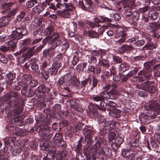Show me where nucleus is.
<instances>
[{"label":"nucleus","instance_id":"58836bf2","mask_svg":"<svg viewBox=\"0 0 160 160\" xmlns=\"http://www.w3.org/2000/svg\"><path fill=\"white\" fill-rule=\"evenodd\" d=\"M148 116H145L144 114H142L141 116L139 117L140 120L145 123H147L149 122V121H148Z\"/></svg>","mask_w":160,"mask_h":160},{"label":"nucleus","instance_id":"ddd939ff","mask_svg":"<svg viewBox=\"0 0 160 160\" xmlns=\"http://www.w3.org/2000/svg\"><path fill=\"white\" fill-rule=\"evenodd\" d=\"M11 21L10 18L8 17H3L0 19V28L6 26Z\"/></svg>","mask_w":160,"mask_h":160},{"label":"nucleus","instance_id":"13d9d810","mask_svg":"<svg viewBox=\"0 0 160 160\" xmlns=\"http://www.w3.org/2000/svg\"><path fill=\"white\" fill-rule=\"evenodd\" d=\"M78 143L77 144L76 148H75V151L76 152H78L80 151L82 147V144L80 141V140H78Z\"/></svg>","mask_w":160,"mask_h":160},{"label":"nucleus","instance_id":"5701e85b","mask_svg":"<svg viewBox=\"0 0 160 160\" xmlns=\"http://www.w3.org/2000/svg\"><path fill=\"white\" fill-rule=\"evenodd\" d=\"M102 92L100 94V96H94L92 98V99L94 102V103L97 105V106L98 104V103L101 102V101L103 100L104 98L102 96Z\"/></svg>","mask_w":160,"mask_h":160},{"label":"nucleus","instance_id":"0eeeda50","mask_svg":"<svg viewBox=\"0 0 160 160\" xmlns=\"http://www.w3.org/2000/svg\"><path fill=\"white\" fill-rule=\"evenodd\" d=\"M44 26L42 25L38 29V30L39 31H41V35H52L54 33V27L52 26H50L48 27L46 29H44Z\"/></svg>","mask_w":160,"mask_h":160},{"label":"nucleus","instance_id":"412c9836","mask_svg":"<svg viewBox=\"0 0 160 160\" xmlns=\"http://www.w3.org/2000/svg\"><path fill=\"white\" fill-rule=\"evenodd\" d=\"M9 39L10 40L6 42V44L8 45V47L10 49H13L15 48L17 42L16 40H13L11 38Z\"/></svg>","mask_w":160,"mask_h":160},{"label":"nucleus","instance_id":"5fc2aeb1","mask_svg":"<svg viewBox=\"0 0 160 160\" xmlns=\"http://www.w3.org/2000/svg\"><path fill=\"white\" fill-rule=\"evenodd\" d=\"M150 8L149 6H145L142 8L139 9V11L140 13H144L147 11Z\"/></svg>","mask_w":160,"mask_h":160},{"label":"nucleus","instance_id":"473e14b6","mask_svg":"<svg viewBox=\"0 0 160 160\" xmlns=\"http://www.w3.org/2000/svg\"><path fill=\"white\" fill-rule=\"evenodd\" d=\"M72 81L71 82H68L71 83H72V85L74 87H78L79 85V82L76 79L75 77H73L72 76L71 78Z\"/></svg>","mask_w":160,"mask_h":160},{"label":"nucleus","instance_id":"aec40b11","mask_svg":"<svg viewBox=\"0 0 160 160\" xmlns=\"http://www.w3.org/2000/svg\"><path fill=\"white\" fill-rule=\"evenodd\" d=\"M44 149L46 151H49L50 152H51L53 153H54L56 152V147H53L51 148L48 145V142L46 141L43 143L42 144Z\"/></svg>","mask_w":160,"mask_h":160},{"label":"nucleus","instance_id":"cd10ccee","mask_svg":"<svg viewBox=\"0 0 160 160\" xmlns=\"http://www.w3.org/2000/svg\"><path fill=\"white\" fill-rule=\"evenodd\" d=\"M123 6L124 8L131 9L134 6V4L133 2L131 1H125L124 2Z\"/></svg>","mask_w":160,"mask_h":160},{"label":"nucleus","instance_id":"ea45409f","mask_svg":"<svg viewBox=\"0 0 160 160\" xmlns=\"http://www.w3.org/2000/svg\"><path fill=\"white\" fill-rule=\"evenodd\" d=\"M98 121L99 122L103 123L105 124V126H106V125L107 122H106V120L105 117L102 115H99L98 116Z\"/></svg>","mask_w":160,"mask_h":160},{"label":"nucleus","instance_id":"49530a36","mask_svg":"<svg viewBox=\"0 0 160 160\" xmlns=\"http://www.w3.org/2000/svg\"><path fill=\"white\" fill-rule=\"evenodd\" d=\"M92 82V79L91 78H88L85 80L82 81L81 83V85L82 87H84L89 82L90 84Z\"/></svg>","mask_w":160,"mask_h":160},{"label":"nucleus","instance_id":"a19ab883","mask_svg":"<svg viewBox=\"0 0 160 160\" xmlns=\"http://www.w3.org/2000/svg\"><path fill=\"white\" fill-rule=\"evenodd\" d=\"M56 47L53 46V45H52V47L48 49L49 52V57L52 56L54 55L56 52V50H55L54 48Z\"/></svg>","mask_w":160,"mask_h":160},{"label":"nucleus","instance_id":"052dcab7","mask_svg":"<svg viewBox=\"0 0 160 160\" xmlns=\"http://www.w3.org/2000/svg\"><path fill=\"white\" fill-rule=\"evenodd\" d=\"M144 43V40H142L138 41L134 43L135 45L137 47H140L143 45Z\"/></svg>","mask_w":160,"mask_h":160},{"label":"nucleus","instance_id":"9d476101","mask_svg":"<svg viewBox=\"0 0 160 160\" xmlns=\"http://www.w3.org/2000/svg\"><path fill=\"white\" fill-rule=\"evenodd\" d=\"M123 142V140L122 138L117 137L114 140V143H112L111 146L114 150L116 151Z\"/></svg>","mask_w":160,"mask_h":160},{"label":"nucleus","instance_id":"6e6d98bb","mask_svg":"<svg viewBox=\"0 0 160 160\" xmlns=\"http://www.w3.org/2000/svg\"><path fill=\"white\" fill-rule=\"evenodd\" d=\"M133 75L132 72H129L122 78V81L123 82L126 81L129 78L132 77Z\"/></svg>","mask_w":160,"mask_h":160},{"label":"nucleus","instance_id":"c03bdc74","mask_svg":"<svg viewBox=\"0 0 160 160\" xmlns=\"http://www.w3.org/2000/svg\"><path fill=\"white\" fill-rule=\"evenodd\" d=\"M64 2L63 3H61L60 2H57L56 4V7L57 8L56 13H57V10H59L58 9H63L64 7Z\"/></svg>","mask_w":160,"mask_h":160},{"label":"nucleus","instance_id":"338daca9","mask_svg":"<svg viewBox=\"0 0 160 160\" xmlns=\"http://www.w3.org/2000/svg\"><path fill=\"white\" fill-rule=\"evenodd\" d=\"M26 5L28 8H29L33 6L34 4L32 1H29L27 2Z\"/></svg>","mask_w":160,"mask_h":160},{"label":"nucleus","instance_id":"6e6552de","mask_svg":"<svg viewBox=\"0 0 160 160\" xmlns=\"http://www.w3.org/2000/svg\"><path fill=\"white\" fill-rule=\"evenodd\" d=\"M142 89L151 93H154L156 90V88L150 82H146L143 84Z\"/></svg>","mask_w":160,"mask_h":160},{"label":"nucleus","instance_id":"7ed1b4c3","mask_svg":"<svg viewBox=\"0 0 160 160\" xmlns=\"http://www.w3.org/2000/svg\"><path fill=\"white\" fill-rule=\"evenodd\" d=\"M52 38V45L55 47H57L62 43V40L60 38L59 34L57 32H54L53 34L50 35V36L44 38L42 41V42L47 43L48 42L49 40Z\"/></svg>","mask_w":160,"mask_h":160},{"label":"nucleus","instance_id":"4d7b16f0","mask_svg":"<svg viewBox=\"0 0 160 160\" xmlns=\"http://www.w3.org/2000/svg\"><path fill=\"white\" fill-rule=\"evenodd\" d=\"M38 88L40 92H48L49 91V88H47L46 90L44 86L42 85L39 86Z\"/></svg>","mask_w":160,"mask_h":160},{"label":"nucleus","instance_id":"8fccbe9b","mask_svg":"<svg viewBox=\"0 0 160 160\" xmlns=\"http://www.w3.org/2000/svg\"><path fill=\"white\" fill-rule=\"evenodd\" d=\"M99 17L101 20L102 23L105 22H110L111 21V20L110 19L106 17L101 16Z\"/></svg>","mask_w":160,"mask_h":160},{"label":"nucleus","instance_id":"39448f33","mask_svg":"<svg viewBox=\"0 0 160 160\" xmlns=\"http://www.w3.org/2000/svg\"><path fill=\"white\" fill-rule=\"evenodd\" d=\"M149 107L151 112H153L154 116L158 115L160 112V100L153 101Z\"/></svg>","mask_w":160,"mask_h":160},{"label":"nucleus","instance_id":"37998d69","mask_svg":"<svg viewBox=\"0 0 160 160\" xmlns=\"http://www.w3.org/2000/svg\"><path fill=\"white\" fill-rule=\"evenodd\" d=\"M0 61L4 63H6L8 62V60L4 55L0 53Z\"/></svg>","mask_w":160,"mask_h":160},{"label":"nucleus","instance_id":"c85d7f7f","mask_svg":"<svg viewBox=\"0 0 160 160\" xmlns=\"http://www.w3.org/2000/svg\"><path fill=\"white\" fill-rule=\"evenodd\" d=\"M107 104L106 103L102 101L101 102L98 103L97 107L100 110L102 111H105L106 108H107Z\"/></svg>","mask_w":160,"mask_h":160},{"label":"nucleus","instance_id":"393cba45","mask_svg":"<svg viewBox=\"0 0 160 160\" xmlns=\"http://www.w3.org/2000/svg\"><path fill=\"white\" fill-rule=\"evenodd\" d=\"M50 131V130L48 127H45V129L42 131L43 133L41 135L46 137L47 139H49L52 137V135L51 134H48L47 133L49 132Z\"/></svg>","mask_w":160,"mask_h":160},{"label":"nucleus","instance_id":"423d86ee","mask_svg":"<svg viewBox=\"0 0 160 160\" xmlns=\"http://www.w3.org/2000/svg\"><path fill=\"white\" fill-rule=\"evenodd\" d=\"M121 89L120 88H114L108 92H107L103 91L102 92V94L101 95L104 98L113 99V95H116L119 94L120 93L119 91H120Z\"/></svg>","mask_w":160,"mask_h":160},{"label":"nucleus","instance_id":"4be33fe9","mask_svg":"<svg viewBox=\"0 0 160 160\" xmlns=\"http://www.w3.org/2000/svg\"><path fill=\"white\" fill-rule=\"evenodd\" d=\"M12 5V4L11 3H7L2 4L1 5V12L3 13H5L9 11L10 9V8Z\"/></svg>","mask_w":160,"mask_h":160},{"label":"nucleus","instance_id":"09e8293b","mask_svg":"<svg viewBox=\"0 0 160 160\" xmlns=\"http://www.w3.org/2000/svg\"><path fill=\"white\" fill-rule=\"evenodd\" d=\"M52 66L58 70L61 67V64L60 62L55 61L53 63Z\"/></svg>","mask_w":160,"mask_h":160},{"label":"nucleus","instance_id":"864d4df0","mask_svg":"<svg viewBox=\"0 0 160 160\" xmlns=\"http://www.w3.org/2000/svg\"><path fill=\"white\" fill-rule=\"evenodd\" d=\"M132 17L134 21L138 20L139 18V14L136 11H134L132 14Z\"/></svg>","mask_w":160,"mask_h":160},{"label":"nucleus","instance_id":"2f4dec72","mask_svg":"<svg viewBox=\"0 0 160 160\" xmlns=\"http://www.w3.org/2000/svg\"><path fill=\"white\" fill-rule=\"evenodd\" d=\"M88 34L89 37L92 38H97L99 36V34L93 31H89L88 32Z\"/></svg>","mask_w":160,"mask_h":160},{"label":"nucleus","instance_id":"bf43d9fd","mask_svg":"<svg viewBox=\"0 0 160 160\" xmlns=\"http://www.w3.org/2000/svg\"><path fill=\"white\" fill-rule=\"evenodd\" d=\"M49 70L50 74L51 75L52 74L55 75L56 74L58 71L57 69L54 67L52 66V68H49Z\"/></svg>","mask_w":160,"mask_h":160},{"label":"nucleus","instance_id":"f8f14e48","mask_svg":"<svg viewBox=\"0 0 160 160\" xmlns=\"http://www.w3.org/2000/svg\"><path fill=\"white\" fill-rule=\"evenodd\" d=\"M16 75L15 74L10 72L7 74L6 77V83L8 85H11L13 82V80L15 79Z\"/></svg>","mask_w":160,"mask_h":160},{"label":"nucleus","instance_id":"a211bd4d","mask_svg":"<svg viewBox=\"0 0 160 160\" xmlns=\"http://www.w3.org/2000/svg\"><path fill=\"white\" fill-rule=\"evenodd\" d=\"M120 34L121 38L116 42V44L118 45H120L125 42L126 37L127 36V34L125 32H121Z\"/></svg>","mask_w":160,"mask_h":160},{"label":"nucleus","instance_id":"7c9ffc66","mask_svg":"<svg viewBox=\"0 0 160 160\" xmlns=\"http://www.w3.org/2000/svg\"><path fill=\"white\" fill-rule=\"evenodd\" d=\"M149 26L153 30H156L160 27V26L159 25V22L158 24L155 22H151L149 24Z\"/></svg>","mask_w":160,"mask_h":160},{"label":"nucleus","instance_id":"680f3d73","mask_svg":"<svg viewBox=\"0 0 160 160\" xmlns=\"http://www.w3.org/2000/svg\"><path fill=\"white\" fill-rule=\"evenodd\" d=\"M38 84V82L35 80H32L29 82V85L32 87H36Z\"/></svg>","mask_w":160,"mask_h":160},{"label":"nucleus","instance_id":"f704fd0d","mask_svg":"<svg viewBox=\"0 0 160 160\" xmlns=\"http://www.w3.org/2000/svg\"><path fill=\"white\" fill-rule=\"evenodd\" d=\"M120 68V70L124 72L128 70L129 67L127 63H124L121 64Z\"/></svg>","mask_w":160,"mask_h":160},{"label":"nucleus","instance_id":"9b49d317","mask_svg":"<svg viewBox=\"0 0 160 160\" xmlns=\"http://www.w3.org/2000/svg\"><path fill=\"white\" fill-rule=\"evenodd\" d=\"M138 78L142 82L144 81L145 80L149 79L151 77L150 75L146 74V71L144 70L140 71L138 73Z\"/></svg>","mask_w":160,"mask_h":160},{"label":"nucleus","instance_id":"774afa93","mask_svg":"<svg viewBox=\"0 0 160 160\" xmlns=\"http://www.w3.org/2000/svg\"><path fill=\"white\" fill-rule=\"evenodd\" d=\"M24 12H22L18 16L16 19V21L18 22L20 21L24 17Z\"/></svg>","mask_w":160,"mask_h":160},{"label":"nucleus","instance_id":"dca6fc26","mask_svg":"<svg viewBox=\"0 0 160 160\" xmlns=\"http://www.w3.org/2000/svg\"><path fill=\"white\" fill-rule=\"evenodd\" d=\"M78 6L81 8L83 10L87 11L89 12H92V6H88V7L85 6L83 0H80L78 2Z\"/></svg>","mask_w":160,"mask_h":160},{"label":"nucleus","instance_id":"f3484780","mask_svg":"<svg viewBox=\"0 0 160 160\" xmlns=\"http://www.w3.org/2000/svg\"><path fill=\"white\" fill-rule=\"evenodd\" d=\"M83 132L85 137H91L93 134V131L86 126L83 129Z\"/></svg>","mask_w":160,"mask_h":160},{"label":"nucleus","instance_id":"6ab92c4d","mask_svg":"<svg viewBox=\"0 0 160 160\" xmlns=\"http://www.w3.org/2000/svg\"><path fill=\"white\" fill-rule=\"evenodd\" d=\"M111 111L109 114L110 115L115 118H119L121 115V111L118 109H115L114 110Z\"/></svg>","mask_w":160,"mask_h":160},{"label":"nucleus","instance_id":"4c0bfd02","mask_svg":"<svg viewBox=\"0 0 160 160\" xmlns=\"http://www.w3.org/2000/svg\"><path fill=\"white\" fill-rule=\"evenodd\" d=\"M18 85L22 87V90L25 91H26L28 90V86L25 83L21 82H18Z\"/></svg>","mask_w":160,"mask_h":160},{"label":"nucleus","instance_id":"f03ea898","mask_svg":"<svg viewBox=\"0 0 160 160\" xmlns=\"http://www.w3.org/2000/svg\"><path fill=\"white\" fill-rule=\"evenodd\" d=\"M65 8L57 11L58 15L64 18H69L72 13L74 7L72 3L64 2Z\"/></svg>","mask_w":160,"mask_h":160},{"label":"nucleus","instance_id":"0e129e2a","mask_svg":"<svg viewBox=\"0 0 160 160\" xmlns=\"http://www.w3.org/2000/svg\"><path fill=\"white\" fill-rule=\"evenodd\" d=\"M57 143L60 147L65 148L67 146L66 142L62 140V139L60 140V141L58 142Z\"/></svg>","mask_w":160,"mask_h":160},{"label":"nucleus","instance_id":"4468645a","mask_svg":"<svg viewBox=\"0 0 160 160\" xmlns=\"http://www.w3.org/2000/svg\"><path fill=\"white\" fill-rule=\"evenodd\" d=\"M72 76L70 75H65L63 78H60L58 80V83L60 85H62L64 82H68L72 81Z\"/></svg>","mask_w":160,"mask_h":160},{"label":"nucleus","instance_id":"de8ad7c7","mask_svg":"<svg viewBox=\"0 0 160 160\" xmlns=\"http://www.w3.org/2000/svg\"><path fill=\"white\" fill-rule=\"evenodd\" d=\"M31 39L29 38L24 40V41L22 42L21 44L23 46V47H24L31 44Z\"/></svg>","mask_w":160,"mask_h":160},{"label":"nucleus","instance_id":"3c124183","mask_svg":"<svg viewBox=\"0 0 160 160\" xmlns=\"http://www.w3.org/2000/svg\"><path fill=\"white\" fill-rule=\"evenodd\" d=\"M116 137L115 133L113 132H110L108 135V139L110 141H112Z\"/></svg>","mask_w":160,"mask_h":160},{"label":"nucleus","instance_id":"bb28decb","mask_svg":"<svg viewBox=\"0 0 160 160\" xmlns=\"http://www.w3.org/2000/svg\"><path fill=\"white\" fill-rule=\"evenodd\" d=\"M44 9V7L42 5L40 4L36 6L32 9L33 12L36 13H39L42 11Z\"/></svg>","mask_w":160,"mask_h":160},{"label":"nucleus","instance_id":"20e7f679","mask_svg":"<svg viewBox=\"0 0 160 160\" xmlns=\"http://www.w3.org/2000/svg\"><path fill=\"white\" fill-rule=\"evenodd\" d=\"M27 33V31L22 28H16L13 31L11 34L10 35V38L14 40L18 41L22 38L23 35Z\"/></svg>","mask_w":160,"mask_h":160},{"label":"nucleus","instance_id":"c9c22d12","mask_svg":"<svg viewBox=\"0 0 160 160\" xmlns=\"http://www.w3.org/2000/svg\"><path fill=\"white\" fill-rule=\"evenodd\" d=\"M131 10L130 8H126L124 10V17L127 18H129L132 14Z\"/></svg>","mask_w":160,"mask_h":160},{"label":"nucleus","instance_id":"b1692460","mask_svg":"<svg viewBox=\"0 0 160 160\" xmlns=\"http://www.w3.org/2000/svg\"><path fill=\"white\" fill-rule=\"evenodd\" d=\"M100 64L105 68H108L110 67L109 61L104 58L99 60Z\"/></svg>","mask_w":160,"mask_h":160},{"label":"nucleus","instance_id":"72a5a7b5","mask_svg":"<svg viewBox=\"0 0 160 160\" xmlns=\"http://www.w3.org/2000/svg\"><path fill=\"white\" fill-rule=\"evenodd\" d=\"M42 75L45 80H47L49 78V72L48 69L41 71Z\"/></svg>","mask_w":160,"mask_h":160},{"label":"nucleus","instance_id":"f257e3e1","mask_svg":"<svg viewBox=\"0 0 160 160\" xmlns=\"http://www.w3.org/2000/svg\"><path fill=\"white\" fill-rule=\"evenodd\" d=\"M17 96L16 92H8L5 94L2 99L4 102H6L11 98H14L12 101H9L8 104L10 107H14L15 110L13 113H14L15 120L20 122L24 118L25 116L21 113L23 110V108L19 103Z\"/></svg>","mask_w":160,"mask_h":160},{"label":"nucleus","instance_id":"79ce46f5","mask_svg":"<svg viewBox=\"0 0 160 160\" xmlns=\"http://www.w3.org/2000/svg\"><path fill=\"white\" fill-rule=\"evenodd\" d=\"M32 78V77L30 75H23L21 77V78L23 80L28 81Z\"/></svg>","mask_w":160,"mask_h":160},{"label":"nucleus","instance_id":"a878e982","mask_svg":"<svg viewBox=\"0 0 160 160\" xmlns=\"http://www.w3.org/2000/svg\"><path fill=\"white\" fill-rule=\"evenodd\" d=\"M148 15L151 19L155 20L157 19L158 14L156 11L153 10H150L148 12Z\"/></svg>","mask_w":160,"mask_h":160},{"label":"nucleus","instance_id":"603ef678","mask_svg":"<svg viewBox=\"0 0 160 160\" xmlns=\"http://www.w3.org/2000/svg\"><path fill=\"white\" fill-rule=\"evenodd\" d=\"M116 105V104L114 102L112 101H110L109 102L108 105H107V108L108 109H110V110H113L114 108V107Z\"/></svg>","mask_w":160,"mask_h":160},{"label":"nucleus","instance_id":"e433bc0d","mask_svg":"<svg viewBox=\"0 0 160 160\" xmlns=\"http://www.w3.org/2000/svg\"><path fill=\"white\" fill-rule=\"evenodd\" d=\"M53 139L55 142L57 143L62 139V135L60 133H56L53 137Z\"/></svg>","mask_w":160,"mask_h":160},{"label":"nucleus","instance_id":"e2e57ef3","mask_svg":"<svg viewBox=\"0 0 160 160\" xmlns=\"http://www.w3.org/2000/svg\"><path fill=\"white\" fill-rule=\"evenodd\" d=\"M32 69L35 72H36L38 69V66L35 63H33L31 66Z\"/></svg>","mask_w":160,"mask_h":160},{"label":"nucleus","instance_id":"a18cd8bd","mask_svg":"<svg viewBox=\"0 0 160 160\" xmlns=\"http://www.w3.org/2000/svg\"><path fill=\"white\" fill-rule=\"evenodd\" d=\"M106 51L104 50H99V58H98L99 60H100L102 58L104 57L105 58H107L106 56Z\"/></svg>","mask_w":160,"mask_h":160},{"label":"nucleus","instance_id":"69168bd1","mask_svg":"<svg viewBox=\"0 0 160 160\" xmlns=\"http://www.w3.org/2000/svg\"><path fill=\"white\" fill-rule=\"evenodd\" d=\"M92 81L93 87L91 89H92L93 87H94L97 86L98 80L95 77H93L92 78Z\"/></svg>","mask_w":160,"mask_h":160},{"label":"nucleus","instance_id":"1a4fd4ad","mask_svg":"<svg viewBox=\"0 0 160 160\" xmlns=\"http://www.w3.org/2000/svg\"><path fill=\"white\" fill-rule=\"evenodd\" d=\"M126 155V160H136L137 157L136 156V152L132 151L126 150L125 151Z\"/></svg>","mask_w":160,"mask_h":160},{"label":"nucleus","instance_id":"c756f323","mask_svg":"<svg viewBox=\"0 0 160 160\" xmlns=\"http://www.w3.org/2000/svg\"><path fill=\"white\" fill-rule=\"evenodd\" d=\"M83 143L86 145V147H88L90 146L92 143V140L91 137H85V139Z\"/></svg>","mask_w":160,"mask_h":160},{"label":"nucleus","instance_id":"2eb2a0df","mask_svg":"<svg viewBox=\"0 0 160 160\" xmlns=\"http://www.w3.org/2000/svg\"><path fill=\"white\" fill-rule=\"evenodd\" d=\"M100 142H98L93 145L91 148L90 152L93 153V155L96 154L97 151L100 148Z\"/></svg>","mask_w":160,"mask_h":160}]
</instances>
